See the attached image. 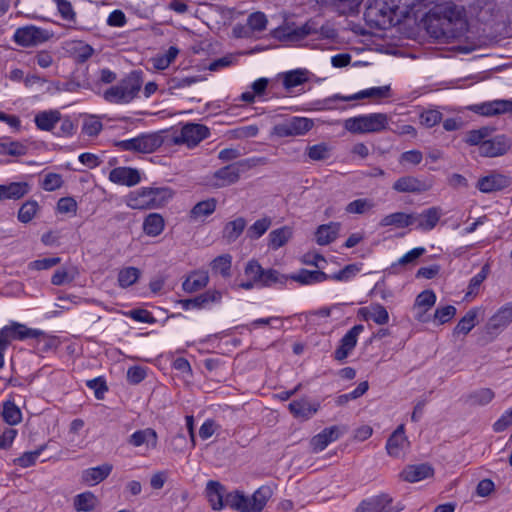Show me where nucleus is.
<instances>
[{
    "label": "nucleus",
    "mask_w": 512,
    "mask_h": 512,
    "mask_svg": "<svg viewBox=\"0 0 512 512\" xmlns=\"http://www.w3.org/2000/svg\"><path fill=\"white\" fill-rule=\"evenodd\" d=\"M426 28L436 40L449 41L463 36L468 30L464 7L452 2L437 6L428 16Z\"/></svg>",
    "instance_id": "obj_1"
},
{
    "label": "nucleus",
    "mask_w": 512,
    "mask_h": 512,
    "mask_svg": "<svg viewBox=\"0 0 512 512\" xmlns=\"http://www.w3.org/2000/svg\"><path fill=\"white\" fill-rule=\"evenodd\" d=\"M173 197L169 187H142L130 192L125 203L135 210L159 209L165 206Z\"/></svg>",
    "instance_id": "obj_2"
},
{
    "label": "nucleus",
    "mask_w": 512,
    "mask_h": 512,
    "mask_svg": "<svg viewBox=\"0 0 512 512\" xmlns=\"http://www.w3.org/2000/svg\"><path fill=\"white\" fill-rule=\"evenodd\" d=\"M142 85L141 73L133 71L117 85L108 88L103 93V98L109 103L127 104L137 97Z\"/></svg>",
    "instance_id": "obj_3"
},
{
    "label": "nucleus",
    "mask_w": 512,
    "mask_h": 512,
    "mask_svg": "<svg viewBox=\"0 0 512 512\" xmlns=\"http://www.w3.org/2000/svg\"><path fill=\"white\" fill-rule=\"evenodd\" d=\"M268 492L267 488L262 487L248 497L236 490L226 495L225 503L239 512H261L267 503Z\"/></svg>",
    "instance_id": "obj_4"
},
{
    "label": "nucleus",
    "mask_w": 512,
    "mask_h": 512,
    "mask_svg": "<svg viewBox=\"0 0 512 512\" xmlns=\"http://www.w3.org/2000/svg\"><path fill=\"white\" fill-rule=\"evenodd\" d=\"M388 121L384 113H371L346 119L344 128L353 134L377 133L387 128Z\"/></svg>",
    "instance_id": "obj_5"
},
{
    "label": "nucleus",
    "mask_w": 512,
    "mask_h": 512,
    "mask_svg": "<svg viewBox=\"0 0 512 512\" xmlns=\"http://www.w3.org/2000/svg\"><path fill=\"white\" fill-rule=\"evenodd\" d=\"M162 144L163 138L159 133H150L120 141L116 145L124 151H133L147 154L154 152Z\"/></svg>",
    "instance_id": "obj_6"
},
{
    "label": "nucleus",
    "mask_w": 512,
    "mask_h": 512,
    "mask_svg": "<svg viewBox=\"0 0 512 512\" xmlns=\"http://www.w3.org/2000/svg\"><path fill=\"white\" fill-rule=\"evenodd\" d=\"M210 134L209 128L203 124L187 123L178 133H175L171 142L175 145L185 144L187 147H195Z\"/></svg>",
    "instance_id": "obj_7"
},
{
    "label": "nucleus",
    "mask_w": 512,
    "mask_h": 512,
    "mask_svg": "<svg viewBox=\"0 0 512 512\" xmlns=\"http://www.w3.org/2000/svg\"><path fill=\"white\" fill-rule=\"evenodd\" d=\"M313 127V121L304 117H292L274 126V134L279 137L304 135Z\"/></svg>",
    "instance_id": "obj_8"
},
{
    "label": "nucleus",
    "mask_w": 512,
    "mask_h": 512,
    "mask_svg": "<svg viewBox=\"0 0 512 512\" xmlns=\"http://www.w3.org/2000/svg\"><path fill=\"white\" fill-rule=\"evenodd\" d=\"M50 36V33L45 29L36 26H25L15 31L13 39L20 46L30 47L46 42Z\"/></svg>",
    "instance_id": "obj_9"
},
{
    "label": "nucleus",
    "mask_w": 512,
    "mask_h": 512,
    "mask_svg": "<svg viewBox=\"0 0 512 512\" xmlns=\"http://www.w3.org/2000/svg\"><path fill=\"white\" fill-rule=\"evenodd\" d=\"M512 322V302L500 307L486 324L488 334L497 335Z\"/></svg>",
    "instance_id": "obj_10"
},
{
    "label": "nucleus",
    "mask_w": 512,
    "mask_h": 512,
    "mask_svg": "<svg viewBox=\"0 0 512 512\" xmlns=\"http://www.w3.org/2000/svg\"><path fill=\"white\" fill-rule=\"evenodd\" d=\"M510 148V139L505 135H497L491 139H487L481 147H479V154L483 157H499L505 155Z\"/></svg>",
    "instance_id": "obj_11"
},
{
    "label": "nucleus",
    "mask_w": 512,
    "mask_h": 512,
    "mask_svg": "<svg viewBox=\"0 0 512 512\" xmlns=\"http://www.w3.org/2000/svg\"><path fill=\"white\" fill-rule=\"evenodd\" d=\"M392 188L399 193H423L432 188V182L414 176H403L394 182Z\"/></svg>",
    "instance_id": "obj_12"
},
{
    "label": "nucleus",
    "mask_w": 512,
    "mask_h": 512,
    "mask_svg": "<svg viewBox=\"0 0 512 512\" xmlns=\"http://www.w3.org/2000/svg\"><path fill=\"white\" fill-rule=\"evenodd\" d=\"M316 28L309 22L300 27L296 26H281L274 30L273 35L281 41H299L307 35L316 33Z\"/></svg>",
    "instance_id": "obj_13"
},
{
    "label": "nucleus",
    "mask_w": 512,
    "mask_h": 512,
    "mask_svg": "<svg viewBox=\"0 0 512 512\" xmlns=\"http://www.w3.org/2000/svg\"><path fill=\"white\" fill-rule=\"evenodd\" d=\"M471 109L475 113L487 117L501 114L512 115V99H497L489 102H484L478 105H474Z\"/></svg>",
    "instance_id": "obj_14"
},
{
    "label": "nucleus",
    "mask_w": 512,
    "mask_h": 512,
    "mask_svg": "<svg viewBox=\"0 0 512 512\" xmlns=\"http://www.w3.org/2000/svg\"><path fill=\"white\" fill-rule=\"evenodd\" d=\"M245 168L246 164L244 161L235 162L220 168L214 173V178L217 180L216 185L224 187L236 183Z\"/></svg>",
    "instance_id": "obj_15"
},
{
    "label": "nucleus",
    "mask_w": 512,
    "mask_h": 512,
    "mask_svg": "<svg viewBox=\"0 0 512 512\" xmlns=\"http://www.w3.org/2000/svg\"><path fill=\"white\" fill-rule=\"evenodd\" d=\"M364 330L361 324L353 326L340 340L339 347L334 352V358L338 361L345 360L355 348L358 336Z\"/></svg>",
    "instance_id": "obj_16"
},
{
    "label": "nucleus",
    "mask_w": 512,
    "mask_h": 512,
    "mask_svg": "<svg viewBox=\"0 0 512 512\" xmlns=\"http://www.w3.org/2000/svg\"><path fill=\"white\" fill-rule=\"evenodd\" d=\"M40 334L38 330L27 328L25 325L20 323H13L11 326H4L0 330V341L5 343L8 347L9 343L13 339H26L35 338Z\"/></svg>",
    "instance_id": "obj_17"
},
{
    "label": "nucleus",
    "mask_w": 512,
    "mask_h": 512,
    "mask_svg": "<svg viewBox=\"0 0 512 512\" xmlns=\"http://www.w3.org/2000/svg\"><path fill=\"white\" fill-rule=\"evenodd\" d=\"M511 180L508 176L493 173L480 178L477 182V188L483 193H491L502 190L510 186Z\"/></svg>",
    "instance_id": "obj_18"
},
{
    "label": "nucleus",
    "mask_w": 512,
    "mask_h": 512,
    "mask_svg": "<svg viewBox=\"0 0 512 512\" xmlns=\"http://www.w3.org/2000/svg\"><path fill=\"white\" fill-rule=\"evenodd\" d=\"M205 494L213 510H221L227 506L225 498L228 493L220 482L213 480L208 481Z\"/></svg>",
    "instance_id": "obj_19"
},
{
    "label": "nucleus",
    "mask_w": 512,
    "mask_h": 512,
    "mask_svg": "<svg viewBox=\"0 0 512 512\" xmlns=\"http://www.w3.org/2000/svg\"><path fill=\"white\" fill-rule=\"evenodd\" d=\"M345 429L341 430L339 426H331L323 429L320 433L311 439V446L315 452L324 450L330 443L339 439Z\"/></svg>",
    "instance_id": "obj_20"
},
{
    "label": "nucleus",
    "mask_w": 512,
    "mask_h": 512,
    "mask_svg": "<svg viewBox=\"0 0 512 512\" xmlns=\"http://www.w3.org/2000/svg\"><path fill=\"white\" fill-rule=\"evenodd\" d=\"M436 295L432 290H424L417 295L413 310L415 318L420 322H427L426 312L435 305Z\"/></svg>",
    "instance_id": "obj_21"
},
{
    "label": "nucleus",
    "mask_w": 512,
    "mask_h": 512,
    "mask_svg": "<svg viewBox=\"0 0 512 512\" xmlns=\"http://www.w3.org/2000/svg\"><path fill=\"white\" fill-rule=\"evenodd\" d=\"M409 441L405 435L404 425H399L386 443L387 453L392 457H400L403 451L408 447Z\"/></svg>",
    "instance_id": "obj_22"
},
{
    "label": "nucleus",
    "mask_w": 512,
    "mask_h": 512,
    "mask_svg": "<svg viewBox=\"0 0 512 512\" xmlns=\"http://www.w3.org/2000/svg\"><path fill=\"white\" fill-rule=\"evenodd\" d=\"M222 294L217 290H208L195 298L192 299H182L179 301L182 308L185 310H189L191 308L201 309L206 307L211 303H218L221 301Z\"/></svg>",
    "instance_id": "obj_23"
},
{
    "label": "nucleus",
    "mask_w": 512,
    "mask_h": 512,
    "mask_svg": "<svg viewBox=\"0 0 512 512\" xmlns=\"http://www.w3.org/2000/svg\"><path fill=\"white\" fill-rule=\"evenodd\" d=\"M109 180L113 183L134 186L141 180L137 169L130 167H117L111 170Z\"/></svg>",
    "instance_id": "obj_24"
},
{
    "label": "nucleus",
    "mask_w": 512,
    "mask_h": 512,
    "mask_svg": "<svg viewBox=\"0 0 512 512\" xmlns=\"http://www.w3.org/2000/svg\"><path fill=\"white\" fill-rule=\"evenodd\" d=\"M389 91H390L389 86L373 87L370 89L360 91V92L355 93L350 96L334 95L333 97L325 99L324 102L326 104H328L334 100L352 101V100H359V99H363V98H384L389 95Z\"/></svg>",
    "instance_id": "obj_25"
},
{
    "label": "nucleus",
    "mask_w": 512,
    "mask_h": 512,
    "mask_svg": "<svg viewBox=\"0 0 512 512\" xmlns=\"http://www.w3.org/2000/svg\"><path fill=\"white\" fill-rule=\"evenodd\" d=\"M320 404L311 403L306 399L295 400L289 403L288 409L291 414L298 419L308 420L318 412Z\"/></svg>",
    "instance_id": "obj_26"
},
{
    "label": "nucleus",
    "mask_w": 512,
    "mask_h": 512,
    "mask_svg": "<svg viewBox=\"0 0 512 512\" xmlns=\"http://www.w3.org/2000/svg\"><path fill=\"white\" fill-rule=\"evenodd\" d=\"M441 216L442 209L437 206L430 207L418 215L415 214L417 228L423 231H430L437 225Z\"/></svg>",
    "instance_id": "obj_27"
},
{
    "label": "nucleus",
    "mask_w": 512,
    "mask_h": 512,
    "mask_svg": "<svg viewBox=\"0 0 512 512\" xmlns=\"http://www.w3.org/2000/svg\"><path fill=\"white\" fill-rule=\"evenodd\" d=\"M113 466L104 463L100 466L88 468L82 472V480L89 486H94L105 480L112 472Z\"/></svg>",
    "instance_id": "obj_28"
},
{
    "label": "nucleus",
    "mask_w": 512,
    "mask_h": 512,
    "mask_svg": "<svg viewBox=\"0 0 512 512\" xmlns=\"http://www.w3.org/2000/svg\"><path fill=\"white\" fill-rule=\"evenodd\" d=\"M29 191L30 185L27 182H11L7 185H0V201L21 199Z\"/></svg>",
    "instance_id": "obj_29"
},
{
    "label": "nucleus",
    "mask_w": 512,
    "mask_h": 512,
    "mask_svg": "<svg viewBox=\"0 0 512 512\" xmlns=\"http://www.w3.org/2000/svg\"><path fill=\"white\" fill-rule=\"evenodd\" d=\"M433 475V468L428 464L410 465L400 474L407 482H418Z\"/></svg>",
    "instance_id": "obj_30"
},
{
    "label": "nucleus",
    "mask_w": 512,
    "mask_h": 512,
    "mask_svg": "<svg viewBox=\"0 0 512 512\" xmlns=\"http://www.w3.org/2000/svg\"><path fill=\"white\" fill-rule=\"evenodd\" d=\"M61 121L58 110H45L38 112L34 117L36 127L41 131H51Z\"/></svg>",
    "instance_id": "obj_31"
},
{
    "label": "nucleus",
    "mask_w": 512,
    "mask_h": 512,
    "mask_svg": "<svg viewBox=\"0 0 512 512\" xmlns=\"http://www.w3.org/2000/svg\"><path fill=\"white\" fill-rule=\"evenodd\" d=\"M415 223V214H407L404 212H395L384 216L379 225L381 227L394 226L396 228H405Z\"/></svg>",
    "instance_id": "obj_32"
},
{
    "label": "nucleus",
    "mask_w": 512,
    "mask_h": 512,
    "mask_svg": "<svg viewBox=\"0 0 512 512\" xmlns=\"http://www.w3.org/2000/svg\"><path fill=\"white\" fill-rule=\"evenodd\" d=\"M290 279L300 283L301 285H311L326 281L329 279V275L320 270L310 271L307 269H301L298 273L292 274Z\"/></svg>",
    "instance_id": "obj_33"
},
{
    "label": "nucleus",
    "mask_w": 512,
    "mask_h": 512,
    "mask_svg": "<svg viewBox=\"0 0 512 512\" xmlns=\"http://www.w3.org/2000/svg\"><path fill=\"white\" fill-rule=\"evenodd\" d=\"M340 227L341 225L338 222L320 225L315 233L316 242L319 245L330 244L337 238Z\"/></svg>",
    "instance_id": "obj_34"
},
{
    "label": "nucleus",
    "mask_w": 512,
    "mask_h": 512,
    "mask_svg": "<svg viewBox=\"0 0 512 512\" xmlns=\"http://www.w3.org/2000/svg\"><path fill=\"white\" fill-rule=\"evenodd\" d=\"M142 227L147 236L156 237L163 232L165 221L159 213H150L145 217Z\"/></svg>",
    "instance_id": "obj_35"
},
{
    "label": "nucleus",
    "mask_w": 512,
    "mask_h": 512,
    "mask_svg": "<svg viewBox=\"0 0 512 512\" xmlns=\"http://www.w3.org/2000/svg\"><path fill=\"white\" fill-rule=\"evenodd\" d=\"M245 227L246 220L242 217H238L235 220L229 221L225 224L222 231V237L227 243H233L243 233Z\"/></svg>",
    "instance_id": "obj_36"
},
{
    "label": "nucleus",
    "mask_w": 512,
    "mask_h": 512,
    "mask_svg": "<svg viewBox=\"0 0 512 512\" xmlns=\"http://www.w3.org/2000/svg\"><path fill=\"white\" fill-rule=\"evenodd\" d=\"M209 276L206 272H193L182 284V288L187 293L196 292L207 286Z\"/></svg>",
    "instance_id": "obj_37"
},
{
    "label": "nucleus",
    "mask_w": 512,
    "mask_h": 512,
    "mask_svg": "<svg viewBox=\"0 0 512 512\" xmlns=\"http://www.w3.org/2000/svg\"><path fill=\"white\" fill-rule=\"evenodd\" d=\"M128 442L135 447L146 443L148 445L150 444L152 448H155L157 445V434L155 430L151 428L138 430L130 436Z\"/></svg>",
    "instance_id": "obj_38"
},
{
    "label": "nucleus",
    "mask_w": 512,
    "mask_h": 512,
    "mask_svg": "<svg viewBox=\"0 0 512 512\" xmlns=\"http://www.w3.org/2000/svg\"><path fill=\"white\" fill-rule=\"evenodd\" d=\"M372 512H399L402 508L391 506L392 497L388 494H380L368 499Z\"/></svg>",
    "instance_id": "obj_39"
},
{
    "label": "nucleus",
    "mask_w": 512,
    "mask_h": 512,
    "mask_svg": "<svg viewBox=\"0 0 512 512\" xmlns=\"http://www.w3.org/2000/svg\"><path fill=\"white\" fill-rule=\"evenodd\" d=\"M216 209L214 198L198 202L190 211L191 220L197 221L211 215Z\"/></svg>",
    "instance_id": "obj_40"
},
{
    "label": "nucleus",
    "mask_w": 512,
    "mask_h": 512,
    "mask_svg": "<svg viewBox=\"0 0 512 512\" xmlns=\"http://www.w3.org/2000/svg\"><path fill=\"white\" fill-rule=\"evenodd\" d=\"M481 308L470 309L458 322L454 328L456 334H468L476 325V318Z\"/></svg>",
    "instance_id": "obj_41"
},
{
    "label": "nucleus",
    "mask_w": 512,
    "mask_h": 512,
    "mask_svg": "<svg viewBox=\"0 0 512 512\" xmlns=\"http://www.w3.org/2000/svg\"><path fill=\"white\" fill-rule=\"evenodd\" d=\"M1 415L3 420L11 426L17 425L22 420L21 410L11 400H7L3 403V410Z\"/></svg>",
    "instance_id": "obj_42"
},
{
    "label": "nucleus",
    "mask_w": 512,
    "mask_h": 512,
    "mask_svg": "<svg viewBox=\"0 0 512 512\" xmlns=\"http://www.w3.org/2000/svg\"><path fill=\"white\" fill-rule=\"evenodd\" d=\"M98 503L97 497L92 492L78 494L74 499V507L77 511L90 512Z\"/></svg>",
    "instance_id": "obj_43"
},
{
    "label": "nucleus",
    "mask_w": 512,
    "mask_h": 512,
    "mask_svg": "<svg viewBox=\"0 0 512 512\" xmlns=\"http://www.w3.org/2000/svg\"><path fill=\"white\" fill-rule=\"evenodd\" d=\"M307 70L297 69L284 74L283 85L287 90L302 85L308 80Z\"/></svg>",
    "instance_id": "obj_44"
},
{
    "label": "nucleus",
    "mask_w": 512,
    "mask_h": 512,
    "mask_svg": "<svg viewBox=\"0 0 512 512\" xmlns=\"http://www.w3.org/2000/svg\"><path fill=\"white\" fill-rule=\"evenodd\" d=\"M201 80L199 76L173 77L167 82V91L169 94H176L178 90L191 86Z\"/></svg>",
    "instance_id": "obj_45"
},
{
    "label": "nucleus",
    "mask_w": 512,
    "mask_h": 512,
    "mask_svg": "<svg viewBox=\"0 0 512 512\" xmlns=\"http://www.w3.org/2000/svg\"><path fill=\"white\" fill-rule=\"evenodd\" d=\"M292 231L289 227H281L273 230L269 234V245L273 249L282 247L291 238Z\"/></svg>",
    "instance_id": "obj_46"
},
{
    "label": "nucleus",
    "mask_w": 512,
    "mask_h": 512,
    "mask_svg": "<svg viewBox=\"0 0 512 512\" xmlns=\"http://www.w3.org/2000/svg\"><path fill=\"white\" fill-rule=\"evenodd\" d=\"M492 129L489 127H481L477 130H470L466 133L465 142L471 146H479L487 140L491 135Z\"/></svg>",
    "instance_id": "obj_47"
},
{
    "label": "nucleus",
    "mask_w": 512,
    "mask_h": 512,
    "mask_svg": "<svg viewBox=\"0 0 512 512\" xmlns=\"http://www.w3.org/2000/svg\"><path fill=\"white\" fill-rule=\"evenodd\" d=\"M288 279H290V276L283 275L275 269H264L260 286L271 287L275 284L284 286Z\"/></svg>",
    "instance_id": "obj_48"
},
{
    "label": "nucleus",
    "mask_w": 512,
    "mask_h": 512,
    "mask_svg": "<svg viewBox=\"0 0 512 512\" xmlns=\"http://www.w3.org/2000/svg\"><path fill=\"white\" fill-rule=\"evenodd\" d=\"M140 270L136 267H126L118 273V283L122 288H127L137 282Z\"/></svg>",
    "instance_id": "obj_49"
},
{
    "label": "nucleus",
    "mask_w": 512,
    "mask_h": 512,
    "mask_svg": "<svg viewBox=\"0 0 512 512\" xmlns=\"http://www.w3.org/2000/svg\"><path fill=\"white\" fill-rule=\"evenodd\" d=\"M495 394L490 388H481L469 394L468 402L471 405L484 406L490 403Z\"/></svg>",
    "instance_id": "obj_50"
},
{
    "label": "nucleus",
    "mask_w": 512,
    "mask_h": 512,
    "mask_svg": "<svg viewBox=\"0 0 512 512\" xmlns=\"http://www.w3.org/2000/svg\"><path fill=\"white\" fill-rule=\"evenodd\" d=\"M70 52L78 62H85L92 56L94 50L82 41H75L71 43Z\"/></svg>",
    "instance_id": "obj_51"
},
{
    "label": "nucleus",
    "mask_w": 512,
    "mask_h": 512,
    "mask_svg": "<svg viewBox=\"0 0 512 512\" xmlns=\"http://www.w3.org/2000/svg\"><path fill=\"white\" fill-rule=\"evenodd\" d=\"M490 271V267L488 264H485L481 271L473 276L468 285V291L466 293V297L475 296L478 293V290L484 280L487 278Z\"/></svg>",
    "instance_id": "obj_52"
},
{
    "label": "nucleus",
    "mask_w": 512,
    "mask_h": 512,
    "mask_svg": "<svg viewBox=\"0 0 512 512\" xmlns=\"http://www.w3.org/2000/svg\"><path fill=\"white\" fill-rule=\"evenodd\" d=\"M232 257L229 254H223L216 257L212 263L211 268L214 272L220 273L224 277L230 275Z\"/></svg>",
    "instance_id": "obj_53"
},
{
    "label": "nucleus",
    "mask_w": 512,
    "mask_h": 512,
    "mask_svg": "<svg viewBox=\"0 0 512 512\" xmlns=\"http://www.w3.org/2000/svg\"><path fill=\"white\" fill-rule=\"evenodd\" d=\"M374 207V203L367 198L356 199L350 202L345 211L349 214H364Z\"/></svg>",
    "instance_id": "obj_54"
},
{
    "label": "nucleus",
    "mask_w": 512,
    "mask_h": 512,
    "mask_svg": "<svg viewBox=\"0 0 512 512\" xmlns=\"http://www.w3.org/2000/svg\"><path fill=\"white\" fill-rule=\"evenodd\" d=\"M270 226L271 219L269 217L261 218L249 227L247 230V236L251 239H258L270 228Z\"/></svg>",
    "instance_id": "obj_55"
},
{
    "label": "nucleus",
    "mask_w": 512,
    "mask_h": 512,
    "mask_svg": "<svg viewBox=\"0 0 512 512\" xmlns=\"http://www.w3.org/2000/svg\"><path fill=\"white\" fill-rule=\"evenodd\" d=\"M263 271H264V268H262V266L259 264V262L254 259L248 261L244 268L245 276L248 279L255 281L259 285L261 284V281L263 279Z\"/></svg>",
    "instance_id": "obj_56"
},
{
    "label": "nucleus",
    "mask_w": 512,
    "mask_h": 512,
    "mask_svg": "<svg viewBox=\"0 0 512 512\" xmlns=\"http://www.w3.org/2000/svg\"><path fill=\"white\" fill-rule=\"evenodd\" d=\"M361 270V267L359 264H349L346 265L343 269L340 271L329 275V279H333L335 281H349L353 277H355Z\"/></svg>",
    "instance_id": "obj_57"
},
{
    "label": "nucleus",
    "mask_w": 512,
    "mask_h": 512,
    "mask_svg": "<svg viewBox=\"0 0 512 512\" xmlns=\"http://www.w3.org/2000/svg\"><path fill=\"white\" fill-rule=\"evenodd\" d=\"M38 203L34 200L26 201L19 209L18 220L22 223L30 222L38 210Z\"/></svg>",
    "instance_id": "obj_58"
},
{
    "label": "nucleus",
    "mask_w": 512,
    "mask_h": 512,
    "mask_svg": "<svg viewBox=\"0 0 512 512\" xmlns=\"http://www.w3.org/2000/svg\"><path fill=\"white\" fill-rule=\"evenodd\" d=\"M45 449V445L40 446L35 451H29L23 453L20 457L14 460V463L22 468H27L36 463V460Z\"/></svg>",
    "instance_id": "obj_59"
},
{
    "label": "nucleus",
    "mask_w": 512,
    "mask_h": 512,
    "mask_svg": "<svg viewBox=\"0 0 512 512\" xmlns=\"http://www.w3.org/2000/svg\"><path fill=\"white\" fill-rule=\"evenodd\" d=\"M77 275V271L75 269L66 270L59 269L55 271V273L51 277V283L56 286H61L64 284L71 283Z\"/></svg>",
    "instance_id": "obj_60"
},
{
    "label": "nucleus",
    "mask_w": 512,
    "mask_h": 512,
    "mask_svg": "<svg viewBox=\"0 0 512 512\" xmlns=\"http://www.w3.org/2000/svg\"><path fill=\"white\" fill-rule=\"evenodd\" d=\"M266 15L262 12H254L248 16L247 26L252 31H263L267 25Z\"/></svg>",
    "instance_id": "obj_61"
},
{
    "label": "nucleus",
    "mask_w": 512,
    "mask_h": 512,
    "mask_svg": "<svg viewBox=\"0 0 512 512\" xmlns=\"http://www.w3.org/2000/svg\"><path fill=\"white\" fill-rule=\"evenodd\" d=\"M370 317L378 325H384L389 321V314L386 308L378 303L371 305Z\"/></svg>",
    "instance_id": "obj_62"
},
{
    "label": "nucleus",
    "mask_w": 512,
    "mask_h": 512,
    "mask_svg": "<svg viewBox=\"0 0 512 512\" xmlns=\"http://www.w3.org/2000/svg\"><path fill=\"white\" fill-rule=\"evenodd\" d=\"M102 130L101 121L95 117L90 116L84 120L82 132L88 136H96Z\"/></svg>",
    "instance_id": "obj_63"
},
{
    "label": "nucleus",
    "mask_w": 512,
    "mask_h": 512,
    "mask_svg": "<svg viewBox=\"0 0 512 512\" xmlns=\"http://www.w3.org/2000/svg\"><path fill=\"white\" fill-rule=\"evenodd\" d=\"M63 185L62 176L57 173H48L42 181V188L45 191H55Z\"/></svg>",
    "instance_id": "obj_64"
}]
</instances>
